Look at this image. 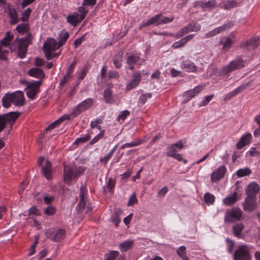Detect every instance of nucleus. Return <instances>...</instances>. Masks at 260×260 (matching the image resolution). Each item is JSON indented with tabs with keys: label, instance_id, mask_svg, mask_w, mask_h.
I'll use <instances>...</instances> for the list:
<instances>
[{
	"label": "nucleus",
	"instance_id": "nucleus-1",
	"mask_svg": "<svg viewBox=\"0 0 260 260\" xmlns=\"http://www.w3.org/2000/svg\"><path fill=\"white\" fill-rule=\"evenodd\" d=\"M32 39L31 33L28 32L25 37L20 39L17 38L14 40V43L18 44V56L19 58H23L25 57L28 46L32 44Z\"/></svg>",
	"mask_w": 260,
	"mask_h": 260
},
{
	"label": "nucleus",
	"instance_id": "nucleus-2",
	"mask_svg": "<svg viewBox=\"0 0 260 260\" xmlns=\"http://www.w3.org/2000/svg\"><path fill=\"white\" fill-rule=\"evenodd\" d=\"M85 170V168L83 166H79L78 167H69L67 166L63 167V178L64 181L67 182H70L72 179H77L81 175H82Z\"/></svg>",
	"mask_w": 260,
	"mask_h": 260
},
{
	"label": "nucleus",
	"instance_id": "nucleus-3",
	"mask_svg": "<svg viewBox=\"0 0 260 260\" xmlns=\"http://www.w3.org/2000/svg\"><path fill=\"white\" fill-rule=\"evenodd\" d=\"M174 19L173 16L167 17L161 14H157L148 19L147 21H143L139 26V28L141 29L143 27H147L150 25L155 24L157 25L171 22Z\"/></svg>",
	"mask_w": 260,
	"mask_h": 260
},
{
	"label": "nucleus",
	"instance_id": "nucleus-4",
	"mask_svg": "<svg viewBox=\"0 0 260 260\" xmlns=\"http://www.w3.org/2000/svg\"><path fill=\"white\" fill-rule=\"evenodd\" d=\"M244 67V61L242 58H238L231 61L229 65L223 67L219 71L220 76L229 75L232 72Z\"/></svg>",
	"mask_w": 260,
	"mask_h": 260
},
{
	"label": "nucleus",
	"instance_id": "nucleus-5",
	"mask_svg": "<svg viewBox=\"0 0 260 260\" xmlns=\"http://www.w3.org/2000/svg\"><path fill=\"white\" fill-rule=\"evenodd\" d=\"M242 215V211L237 207L226 210L224 216V222L233 223L240 220Z\"/></svg>",
	"mask_w": 260,
	"mask_h": 260
},
{
	"label": "nucleus",
	"instance_id": "nucleus-6",
	"mask_svg": "<svg viewBox=\"0 0 260 260\" xmlns=\"http://www.w3.org/2000/svg\"><path fill=\"white\" fill-rule=\"evenodd\" d=\"M86 191V190L85 188L83 185H82L80 187L79 193L80 200L78 204L77 207L78 208V211L81 213H85L86 214H88L91 212L92 207L89 204L86 206V203L85 202L84 199V196Z\"/></svg>",
	"mask_w": 260,
	"mask_h": 260
},
{
	"label": "nucleus",
	"instance_id": "nucleus-7",
	"mask_svg": "<svg viewBox=\"0 0 260 260\" xmlns=\"http://www.w3.org/2000/svg\"><path fill=\"white\" fill-rule=\"evenodd\" d=\"M41 84L42 80L31 81L25 88L27 96L31 100H34L37 93L40 92Z\"/></svg>",
	"mask_w": 260,
	"mask_h": 260
},
{
	"label": "nucleus",
	"instance_id": "nucleus-8",
	"mask_svg": "<svg viewBox=\"0 0 260 260\" xmlns=\"http://www.w3.org/2000/svg\"><path fill=\"white\" fill-rule=\"evenodd\" d=\"M93 105V100L88 98L79 104L72 112L71 116L75 117L83 111L89 109Z\"/></svg>",
	"mask_w": 260,
	"mask_h": 260
},
{
	"label": "nucleus",
	"instance_id": "nucleus-9",
	"mask_svg": "<svg viewBox=\"0 0 260 260\" xmlns=\"http://www.w3.org/2000/svg\"><path fill=\"white\" fill-rule=\"evenodd\" d=\"M259 44L260 39L258 38L253 37L247 40L245 43V54L246 56H250Z\"/></svg>",
	"mask_w": 260,
	"mask_h": 260
},
{
	"label": "nucleus",
	"instance_id": "nucleus-10",
	"mask_svg": "<svg viewBox=\"0 0 260 260\" xmlns=\"http://www.w3.org/2000/svg\"><path fill=\"white\" fill-rule=\"evenodd\" d=\"M66 233V231L63 229H59L56 232L48 230L45 232V235L47 238L57 242L64 239Z\"/></svg>",
	"mask_w": 260,
	"mask_h": 260
},
{
	"label": "nucleus",
	"instance_id": "nucleus-11",
	"mask_svg": "<svg viewBox=\"0 0 260 260\" xmlns=\"http://www.w3.org/2000/svg\"><path fill=\"white\" fill-rule=\"evenodd\" d=\"M226 169L224 165L215 169L211 174V181L212 183L217 182L223 178Z\"/></svg>",
	"mask_w": 260,
	"mask_h": 260
},
{
	"label": "nucleus",
	"instance_id": "nucleus-12",
	"mask_svg": "<svg viewBox=\"0 0 260 260\" xmlns=\"http://www.w3.org/2000/svg\"><path fill=\"white\" fill-rule=\"evenodd\" d=\"M260 190L258 184L254 181L250 182L246 189L245 193L247 197L256 198V195Z\"/></svg>",
	"mask_w": 260,
	"mask_h": 260
},
{
	"label": "nucleus",
	"instance_id": "nucleus-13",
	"mask_svg": "<svg viewBox=\"0 0 260 260\" xmlns=\"http://www.w3.org/2000/svg\"><path fill=\"white\" fill-rule=\"evenodd\" d=\"M125 60L128 68L131 70H133L134 65L138 63L140 58L137 54L127 53L125 55Z\"/></svg>",
	"mask_w": 260,
	"mask_h": 260
},
{
	"label": "nucleus",
	"instance_id": "nucleus-14",
	"mask_svg": "<svg viewBox=\"0 0 260 260\" xmlns=\"http://www.w3.org/2000/svg\"><path fill=\"white\" fill-rule=\"evenodd\" d=\"M257 199L246 197L245 199V211H253L257 208Z\"/></svg>",
	"mask_w": 260,
	"mask_h": 260
},
{
	"label": "nucleus",
	"instance_id": "nucleus-15",
	"mask_svg": "<svg viewBox=\"0 0 260 260\" xmlns=\"http://www.w3.org/2000/svg\"><path fill=\"white\" fill-rule=\"evenodd\" d=\"M233 25V23L232 22H229L226 24H225L221 26L218 27L211 31L208 32L205 34L206 38H210L213 37L220 32L226 30L228 28L232 27Z\"/></svg>",
	"mask_w": 260,
	"mask_h": 260
},
{
	"label": "nucleus",
	"instance_id": "nucleus-16",
	"mask_svg": "<svg viewBox=\"0 0 260 260\" xmlns=\"http://www.w3.org/2000/svg\"><path fill=\"white\" fill-rule=\"evenodd\" d=\"M14 96L13 104L16 106H22L24 105L25 99L23 92L18 90L14 92H12Z\"/></svg>",
	"mask_w": 260,
	"mask_h": 260
},
{
	"label": "nucleus",
	"instance_id": "nucleus-17",
	"mask_svg": "<svg viewBox=\"0 0 260 260\" xmlns=\"http://www.w3.org/2000/svg\"><path fill=\"white\" fill-rule=\"evenodd\" d=\"M205 86L203 85L197 86L193 89H190L185 92L184 94V96L188 101L201 92L204 89Z\"/></svg>",
	"mask_w": 260,
	"mask_h": 260
},
{
	"label": "nucleus",
	"instance_id": "nucleus-18",
	"mask_svg": "<svg viewBox=\"0 0 260 260\" xmlns=\"http://www.w3.org/2000/svg\"><path fill=\"white\" fill-rule=\"evenodd\" d=\"M27 74L36 78H38L43 81V79L45 78V74L42 70L38 68H32L30 69L28 72Z\"/></svg>",
	"mask_w": 260,
	"mask_h": 260
},
{
	"label": "nucleus",
	"instance_id": "nucleus-19",
	"mask_svg": "<svg viewBox=\"0 0 260 260\" xmlns=\"http://www.w3.org/2000/svg\"><path fill=\"white\" fill-rule=\"evenodd\" d=\"M20 114V113L18 112H10L6 114H2V115L4 117V119H5L7 122L10 124L12 126L18 118Z\"/></svg>",
	"mask_w": 260,
	"mask_h": 260
},
{
	"label": "nucleus",
	"instance_id": "nucleus-20",
	"mask_svg": "<svg viewBox=\"0 0 260 260\" xmlns=\"http://www.w3.org/2000/svg\"><path fill=\"white\" fill-rule=\"evenodd\" d=\"M141 81V74L140 73L133 74V78L126 87V90H130L137 87Z\"/></svg>",
	"mask_w": 260,
	"mask_h": 260
},
{
	"label": "nucleus",
	"instance_id": "nucleus-21",
	"mask_svg": "<svg viewBox=\"0 0 260 260\" xmlns=\"http://www.w3.org/2000/svg\"><path fill=\"white\" fill-rule=\"evenodd\" d=\"M51 163L49 160H46L45 164L41 168V172L45 177L49 180L51 178Z\"/></svg>",
	"mask_w": 260,
	"mask_h": 260
},
{
	"label": "nucleus",
	"instance_id": "nucleus-22",
	"mask_svg": "<svg viewBox=\"0 0 260 260\" xmlns=\"http://www.w3.org/2000/svg\"><path fill=\"white\" fill-rule=\"evenodd\" d=\"M13 101L14 96L12 93H7L2 98V105L4 107L8 108L11 106V103H13Z\"/></svg>",
	"mask_w": 260,
	"mask_h": 260
},
{
	"label": "nucleus",
	"instance_id": "nucleus-23",
	"mask_svg": "<svg viewBox=\"0 0 260 260\" xmlns=\"http://www.w3.org/2000/svg\"><path fill=\"white\" fill-rule=\"evenodd\" d=\"M236 192H233L231 196L226 197L223 200V204L226 206H232L239 198L236 196Z\"/></svg>",
	"mask_w": 260,
	"mask_h": 260
},
{
	"label": "nucleus",
	"instance_id": "nucleus-24",
	"mask_svg": "<svg viewBox=\"0 0 260 260\" xmlns=\"http://www.w3.org/2000/svg\"><path fill=\"white\" fill-rule=\"evenodd\" d=\"M173 146L174 145H173L172 147H167L168 152H167V155L169 156L172 157L179 161H183L185 164L186 163L187 160L183 159L180 154H178L176 153V152H174Z\"/></svg>",
	"mask_w": 260,
	"mask_h": 260
},
{
	"label": "nucleus",
	"instance_id": "nucleus-25",
	"mask_svg": "<svg viewBox=\"0 0 260 260\" xmlns=\"http://www.w3.org/2000/svg\"><path fill=\"white\" fill-rule=\"evenodd\" d=\"M79 13L75 12L72 15H68L67 17V21L71 24L76 26L78 23L81 22V21H79Z\"/></svg>",
	"mask_w": 260,
	"mask_h": 260
},
{
	"label": "nucleus",
	"instance_id": "nucleus-26",
	"mask_svg": "<svg viewBox=\"0 0 260 260\" xmlns=\"http://www.w3.org/2000/svg\"><path fill=\"white\" fill-rule=\"evenodd\" d=\"M8 6L9 7L8 13L11 20V23L12 25L15 24L18 22V17L16 11L15 9L10 8V4L8 5Z\"/></svg>",
	"mask_w": 260,
	"mask_h": 260
},
{
	"label": "nucleus",
	"instance_id": "nucleus-27",
	"mask_svg": "<svg viewBox=\"0 0 260 260\" xmlns=\"http://www.w3.org/2000/svg\"><path fill=\"white\" fill-rule=\"evenodd\" d=\"M220 44L222 45V50H228L231 48L233 42L229 37H223L220 41Z\"/></svg>",
	"mask_w": 260,
	"mask_h": 260
},
{
	"label": "nucleus",
	"instance_id": "nucleus-28",
	"mask_svg": "<svg viewBox=\"0 0 260 260\" xmlns=\"http://www.w3.org/2000/svg\"><path fill=\"white\" fill-rule=\"evenodd\" d=\"M182 68L187 72H196L197 67L193 62L185 61L183 62Z\"/></svg>",
	"mask_w": 260,
	"mask_h": 260
},
{
	"label": "nucleus",
	"instance_id": "nucleus-29",
	"mask_svg": "<svg viewBox=\"0 0 260 260\" xmlns=\"http://www.w3.org/2000/svg\"><path fill=\"white\" fill-rule=\"evenodd\" d=\"M46 47L52 51H55L61 46H59V44L57 43L56 41L54 39H50L48 40L47 43H45Z\"/></svg>",
	"mask_w": 260,
	"mask_h": 260
},
{
	"label": "nucleus",
	"instance_id": "nucleus-30",
	"mask_svg": "<svg viewBox=\"0 0 260 260\" xmlns=\"http://www.w3.org/2000/svg\"><path fill=\"white\" fill-rule=\"evenodd\" d=\"M191 23H190L186 26L182 28L181 30L175 35L176 38H179L182 37L184 35L189 33V32L192 31V29H191Z\"/></svg>",
	"mask_w": 260,
	"mask_h": 260
},
{
	"label": "nucleus",
	"instance_id": "nucleus-31",
	"mask_svg": "<svg viewBox=\"0 0 260 260\" xmlns=\"http://www.w3.org/2000/svg\"><path fill=\"white\" fill-rule=\"evenodd\" d=\"M133 244V240H127L120 243L119 248L121 251H126L131 249Z\"/></svg>",
	"mask_w": 260,
	"mask_h": 260
},
{
	"label": "nucleus",
	"instance_id": "nucleus-32",
	"mask_svg": "<svg viewBox=\"0 0 260 260\" xmlns=\"http://www.w3.org/2000/svg\"><path fill=\"white\" fill-rule=\"evenodd\" d=\"M234 260H244V245H241L234 253Z\"/></svg>",
	"mask_w": 260,
	"mask_h": 260
},
{
	"label": "nucleus",
	"instance_id": "nucleus-33",
	"mask_svg": "<svg viewBox=\"0 0 260 260\" xmlns=\"http://www.w3.org/2000/svg\"><path fill=\"white\" fill-rule=\"evenodd\" d=\"M203 9L207 8L209 10H212L217 6V3L215 0H209L207 2L203 1Z\"/></svg>",
	"mask_w": 260,
	"mask_h": 260
},
{
	"label": "nucleus",
	"instance_id": "nucleus-34",
	"mask_svg": "<svg viewBox=\"0 0 260 260\" xmlns=\"http://www.w3.org/2000/svg\"><path fill=\"white\" fill-rule=\"evenodd\" d=\"M238 5V3L236 1L232 0L226 2L225 3L220 4V7L225 10L231 9Z\"/></svg>",
	"mask_w": 260,
	"mask_h": 260
},
{
	"label": "nucleus",
	"instance_id": "nucleus-35",
	"mask_svg": "<svg viewBox=\"0 0 260 260\" xmlns=\"http://www.w3.org/2000/svg\"><path fill=\"white\" fill-rule=\"evenodd\" d=\"M69 37V34L68 32H65L64 33L59 34L57 38L59 46H62L66 43Z\"/></svg>",
	"mask_w": 260,
	"mask_h": 260
},
{
	"label": "nucleus",
	"instance_id": "nucleus-36",
	"mask_svg": "<svg viewBox=\"0 0 260 260\" xmlns=\"http://www.w3.org/2000/svg\"><path fill=\"white\" fill-rule=\"evenodd\" d=\"M29 28V27L28 23H21L18 25L16 27V30L22 34H24L25 32L27 34Z\"/></svg>",
	"mask_w": 260,
	"mask_h": 260
},
{
	"label": "nucleus",
	"instance_id": "nucleus-37",
	"mask_svg": "<svg viewBox=\"0 0 260 260\" xmlns=\"http://www.w3.org/2000/svg\"><path fill=\"white\" fill-rule=\"evenodd\" d=\"M177 253L183 260H189V258L186 255V247L184 246H180L177 250Z\"/></svg>",
	"mask_w": 260,
	"mask_h": 260
},
{
	"label": "nucleus",
	"instance_id": "nucleus-38",
	"mask_svg": "<svg viewBox=\"0 0 260 260\" xmlns=\"http://www.w3.org/2000/svg\"><path fill=\"white\" fill-rule=\"evenodd\" d=\"M243 227L244 226L242 223H238L233 226V231L235 236L237 237H240Z\"/></svg>",
	"mask_w": 260,
	"mask_h": 260
},
{
	"label": "nucleus",
	"instance_id": "nucleus-39",
	"mask_svg": "<svg viewBox=\"0 0 260 260\" xmlns=\"http://www.w3.org/2000/svg\"><path fill=\"white\" fill-rule=\"evenodd\" d=\"M118 251L112 250L105 254L104 260H114L118 256Z\"/></svg>",
	"mask_w": 260,
	"mask_h": 260
},
{
	"label": "nucleus",
	"instance_id": "nucleus-40",
	"mask_svg": "<svg viewBox=\"0 0 260 260\" xmlns=\"http://www.w3.org/2000/svg\"><path fill=\"white\" fill-rule=\"evenodd\" d=\"M104 98L107 103H111L112 102V91L109 89H106L104 90Z\"/></svg>",
	"mask_w": 260,
	"mask_h": 260
},
{
	"label": "nucleus",
	"instance_id": "nucleus-41",
	"mask_svg": "<svg viewBox=\"0 0 260 260\" xmlns=\"http://www.w3.org/2000/svg\"><path fill=\"white\" fill-rule=\"evenodd\" d=\"M142 141H143L142 140H138V141H133L131 143H125V144L122 145L120 146V148L122 149H124L126 147L129 148V147L137 146H139L140 144H141L142 143Z\"/></svg>",
	"mask_w": 260,
	"mask_h": 260
},
{
	"label": "nucleus",
	"instance_id": "nucleus-42",
	"mask_svg": "<svg viewBox=\"0 0 260 260\" xmlns=\"http://www.w3.org/2000/svg\"><path fill=\"white\" fill-rule=\"evenodd\" d=\"M204 199L205 202L208 204H213L215 201L214 196L209 192H207L204 194Z\"/></svg>",
	"mask_w": 260,
	"mask_h": 260
},
{
	"label": "nucleus",
	"instance_id": "nucleus-43",
	"mask_svg": "<svg viewBox=\"0 0 260 260\" xmlns=\"http://www.w3.org/2000/svg\"><path fill=\"white\" fill-rule=\"evenodd\" d=\"M90 135L87 134L84 137L77 138L74 142V144L78 145L80 143H84L87 142L90 139Z\"/></svg>",
	"mask_w": 260,
	"mask_h": 260
},
{
	"label": "nucleus",
	"instance_id": "nucleus-44",
	"mask_svg": "<svg viewBox=\"0 0 260 260\" xmlns=\"http://www.w3.org/2000/svg\"><path fill=\"white\" fill-rule=\"evenodd\" d=\"M43 50L44 51L45 57H46L47 60H50L53 57L52 56V52L51 50L49 49L47 47H46V43H44L43 46Z\"/></svg>",
	"mask_w": 260,
	"mask_h": 260
},
{
	"label": "nucleus",
	"instance_id": "nucleus-45",
	"mask_svg": "<svg viewBox=\"0 0 260 260\" xmlns=\"http://www.w3.org/2000/svg\"><path fill=\"white\" fill-rule=\"evenodd\" d=\"M240 182L237 181L235 184V189L234 192H236V196L239 198L241 199L242 197L243 187L239 185Z\"/></svg>",
	"mask_w": 260,
	"mask_h": 260
},
{
	"label": "nucleus",
	"instance_id": "nucleus-46",
	"mask_svg": "<svg viewBox=\"0 0 260 260\" xmlns=\"http://www.w3.org/2000/svg\"><path fill=\"white\" fill-rule=\"evenodd\" d=\"M83 6L82 5V6L78 8V12L80 13L79 14L80 17L79 21L83 20L88 13V10H86Z\"/></svg>",
	"mask_w": 260,
	"mask_h": 260
},
{
	"label": "nucleus",
	"instance_id": "nucleus-47",
	"mask_svg": "<svg viewBox=\"0 0 260 260\" xmlns=\"http://www.w3.org/2000/svg\"><path fill=\"white\" fill-rule=\"evenodd\" d=\"M122 57L121 55H117L114 58V64L116 68H119L121 66Z\"/></svg>",
	"mask_w": 260,
	"mask_h": 260
},
{
	"label": "nucleus",
	"instance_id": "nucleus-48",
	"mask_svg": "<svg viewBox=\"0 0 260 260\" xmlns=\"http://www.w3.org/2000/svg\"><path fill=\"white\" fill-rule=\"evenodd\" d=\"M152 97V93H148L142 94L139 99V103L144 105L146 103L148 98H151Z\"/></svg>",
	"mask_w": 260,
	"mask_h": 260
},
{
	"label": "nucleus",
	"instance_id": "nucleus-49",
	"mask_svg": "<svg viewBox=\"0 0 260 260\" xmlns=\"http://www.w3.org/2000/svg\"><path fill=\"white\" fill-rule=\"evenodd\" d=\"M104 136V132L103 131H101V132L96 136H95L89 142L90 145H93L94 143L99 141L102 139Z\"/></svg>",
	"mask_w": 260,
	"mask_h": 260
},
{
	"label": "nucleus",
	"instance_id": "nucleus-50",
	"mask_svg": "<svg viewBox=\"0 0 260 260\" xmlns=\"http://www.w3.org/2000/svg\"><path fill=\"white\" fill-rule=\"evenodd\" d=\"M31 10L30 8H27L22 14L21 19L23 21H25L30 16Z\"/></svg>",
	"mask_w": 260,
	"mask_h": 260
},
{
	"label": "nucleus",
	"instance_id": "nucleus-51",
	"mask_svg": "<svg viewBox=\"0 0 260 260\" xmlns=\"http://www.w3.org/2000/svg\"><path fill=\"white\" fill-rule=\"evenodd\" d=\"M173 145H174L173 149L174 150V152H176L177 151V149L180 150L184 148V145L181 141H179L176 143L172 144L169 147H172Z\"/></svg>",
	"mask_w": 260,
	"mask_h": 260
},
{
	"label": "nucleus",
	"instance_id": "nucleus-52",
	"mask_svg": "<svg viewBox=\"0 0 260 260\" xmlns=\"http://www.w3.org/2000/svg\"><path fill=\"white\" fill-rule=\"evenodd\" d=\"M137 202L138 200L136 198V194L134 192L129 198L127 205L128 206H133L134 204L137 203Z\"/></svg>",
	"mask_w": 260,
	"mask_h": 260
},
{
	"label": "nucleus",
	"instance_id": "nucleus-53",
	"mask_svg": "<svg viewBox=\"0 0 260 260\" xmlns=\"http://www.w3.org/2000/svg\"><path fill=\"white\" fill-rule=\"evenodd\" d=\"M226 241L228 245V251L230 253H231L233 252V249L235 245V243L229 238H227L226 239Z\"/></svg>",
	"mask_w": 260,
	"mask_h": 260
},
{
	"label": "nucleus",
	"instance_id": "nucleus-54",
	"mask_svg": "<svg viewBox=\"0 0 260 260\" xmlns=\"http://www.w3.org/2000/svg\"><path fill=\"white\" fill-rule=\"evenodd\" d=\"M44 213L47 215H52L55 213V209L52 206H48L45 209Z\"/></svg>",
	"mask_w": 260,
	"mask_h": 260
},
{
	"label": "nucleus",
	"instance_id": "nucleus-55",
	"mask_svg": "<svg viewBox=\"0 0 260 260\" xmlns=\"http://www.w3.org/2000/svg\"><path fill=\"white\" fill-rule=\"evenodd\" d=\"M129 111L128 110L122 111L120 114L118 116L117 118V120H119L120 119L124 120L129 115Z\"/></svg>",
	"mask_w": 260,
	"mask_h": 260
},
{
	"label": "nucleus",
	"instance_id": "nucleus-56",
	"mask_svg": "<svg viewBox=\"0 0 260 260\" xmlns=\"http://www.w3.org/2000/svg\"><path fill=\"white\" fill-rule=\"evenodd\" d=\"M115 182L111 178L108 179V181L107 184V188L109 191H111L112 189L114 187Z\"/></svg>",
	"mask_w": 260,
	"mask_h": 260
},
{
	"label": "nucleus",
	"instance_id": "nucleus-57",
	"mask_svg": "<svg viewBox=\"0 0 260 260\" xmlns=\"http://www.w3.org/2000/svg\"><path fill=\"white\" fill-rule=\"evenodd\" d=\"M85 39V35H82L80 38L76 39L74 42L75 48H78Z\"/></svg>",
	"mask_w": 260,
	"mask_h": 260
},
{
	"label": "nucleus",
	"instance_id": "nucleus-58",
	"mask_svg": "<svg viewBox=\"0 0 260 260\" xmlns=\"http://www.w3.org/2000/svg\"><path fill=\"white\" fill-rule=\"evenodd\" d=\"M214 95L211 94L205 97V99L203 101L201 104H200V106H205L207 105L209 102L211 100V99L213 98Z\"/></svg>",
	"mask_w": 260,
	"mask_h": 260
},
{
	"label": "nucleus",
	"instance_id": "nucleus-59",
	"mask_svg": "<svg viewBox=\"0 0 260 260\" xmlns=\"http://www.w3.org/2000/svg\"><path fill=\"white\" fill-rule=\"evenodd\" d=\"M77 64V62L75 60H74L72 63L71 64L70 66L69 67L67 71V76L69 77L71 75V74L73 72L74 69L75 68L76 65Z\"/></svg>",
	"mask_w": 260,
	"mask_h": 260
},
{
	"label": "nucleus",
	"instance_id": "nucleus-60",
	"mask_svg": "<svg viewBox=\"0 0 260 260\" xmlns=\"http://www.w3.org/2000/svg\"><path fill=\"white\" fill-rule=\"evenodd\" d=\"M184 42L183 41L182 39H181L179 41H177L176 42H175L172 45V47L174 49H177L180 47H182L185 45Z\"/></svg>",
	"mask_w": 260,
	"mask_h": 260
},
{
	"label": "nucleus",
	"instance_id": "nucleus-61",
	"mask_svg": "<svg viewBox=\"0 0 260 260\" xmlns=\"http://www.w3.org/2000/svg\"><path fill=\"white\" fill-rule=\"evenodd\" d=\"M28 214L29 215L33 214L35 215H40V212L36 207L34 206L30 208L28 211Z\"/></svg>",
	"mask_w": 260,
	"mask_h": 260
},
{
	"label": "nucleus",
	"instance_id": "nucleus-62",
	"mask_svg": "<svg viewBox=\"0 0 260 260\" xmlns=\"http://www.w3.org/2000/svg\"><path fill=\"white\" fill-rule=\"evenodd\" d=\"M71 115H66L60 117L58 119L54 121L56 126H58L61 122H62L65 119H70Z\"/></svg>",
	"mask_w": 260,
	"mask_h": 260
},
{
	"label": "nucleus",
	"instance_id": "nucleus-63",
	"mask_svg": "<svg viewBox=\"0 0 260 260\" xmlns=\"http://www.w3.org/2000/svg\"><path fill=\"white\" fill-rule=\"evenodd\" d=\"M259 152L257 151L254 147L251 148L250 150L246 154H249L251 156H256L258 155Z\"/></svg>",
	"mask_w": 260,
	"mask_h": 260
},
{
	"label": "nucleus",
	"instance_id": "nucleus-64",
	"mask_svg": "<svg viewBox=\"0 0 260 260\" xmlns=\"http://www.w3.org/2000/svg\"><path fill=\"white\" fill-rule=\"evenodd\" d=\"M96 0H84L82 6H89L93 7L96 3Z\"/></svg>",
	"mask_w": 260,
	"mask_h": 260
}]
</instances>
